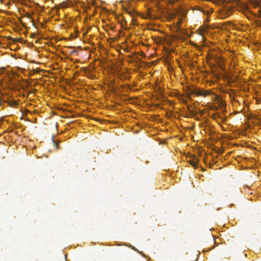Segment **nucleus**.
<instances>
[{
  "instance_id": "f257e3e1",
  "label": "nucleus",
  "mask_w": 261,
  "mask_h": 261,
  "mask_svg": "<svg viewBox=\"0 0 261 261\" xmlns=\"http://www.w3.org/2000/svg\"><path fill=\"white\" fill-rule=\"evenodd\" d=\"M188 97L190 99V94H195L196 96H203L204 97H205L212 93L211 91L208 90H202L196 88H189L188 89Z\"/></svg>"
},
{
  "instance_id": "f03ea898",
  "label": "nucleus",
  "mask_w": 261,
  "mask_h": 261,
  "mask_svg": "<svg viewBox=\"0 0 261 261\" xmlns=\"http://www.w3.org/2000/svg\"><path fill=\"white\" fill-rule=\"evenodd\" d=\"M199 160L194 156L191 157L188 161V162L195 168L196 169L198 167V162Z\"/></svg>"
},
{
  "instance_id": "7ed1b4c3",
  "label": "nucleus",
  "mask_w": 261,
  "mask_h": 261,
  "mask_svg": "<svg viewBox=\"0 0 261 261\" xmlns=\"http://www.w3.org/2000/svg\"><path fill=\"white\" fill-rule=\"evenodd\" d=\"M251 2L254 7H259V1L258 0H252Z\"/></svg>"
},
{
  "instance_id": "20e7f679",
  "label": "nucleus",
  "mask_w": 261,
  "mask_h": 261,
  "mask_svg": "<svg viewBox=\"0 0 261 261\" xmlns=\"http://www.w3.org/2000/svg\"><path fill=\"white\" fill-rule=\"evenodd\" d=\"M88 76L89 77H90V78L91 79H94L95 78V76L93 74H92L91 73H90V72L88 73Z\"/></svg>"
},
{
  "instance_id": "39448f33",
  "label": "nucleus",
  "mask_w": 261,
  "mask_h": 261,
  "mask_svg": "<svg viewBox=\"0 0 261 261\" xmlns=\"http://www.w3.org/2000/svg\"><path fill=\"white\" fill-rule=\"evenodd\" d=\"M204 29H201V30H200V34L201 35H203V32H204Z\"/></svg>"
},
{
  "instance_id": "423d86ee",
  "label": "nucleus",
  "mask_w": 261,
  "mask_h": 261,
  "mask_svg": "<svg viewBox=\"0 0 261 261\" xmlns=\"http://www.w3.org/2000/svg\"><path fill=\"white\" fill-rule=\"evenodd\" d=\"M181 23V21H179L178 22V24L179 25Z\"/></svg>"
},
{
  "instance_id": "0eeeda50",
  "label": "nucleus",
  "mask_w": 261,
  "mask_h": 261,
  "mask_svg": "<svg viewBox=\"0 0 261 261\" xmlns=\"http://www.w3.org/2000/svg\"><path fill=\"white\" fill-rule=\"evenodd\" d=\"M261 1V0H260Z\"/></svg>"
}]
</instances>
